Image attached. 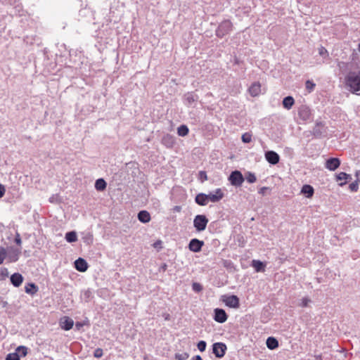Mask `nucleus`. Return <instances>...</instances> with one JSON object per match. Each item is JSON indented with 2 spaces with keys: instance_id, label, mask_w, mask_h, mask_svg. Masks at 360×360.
Masks as SVG:
<instances>
[{
  "instance_id": "nucleus-32",
  "label": "nucleus",
  "mask_w": 360,
  "mask_h": 360,
  "mask_svg": "<svg viewBox=\"0 0 360 360\" xmlns=\"http://www.w3.org/2000/svg\"><path fill=\"white\" fill-rule=\"evenodd\" d=\"M93 297L92 291L90 289L84 290L81 294V300L85 302H89Z\"/></svg>"
},
{
  "instance_id": "nucleus-44",
  "label": "nucleus",
  "mask_w": 360,
  "mask_h": 360,
  "mask_svg": "<svg viewBox=\"0 0 360 360\" xmlns=\"http://www.w3.org/2000/svg\"><path fill=\"white\" fill-rule=\"evenodd\" d=\"M103 355V352L101 348H97L94 352V356L95 358L99 359V358L102 357Z\"/></svg>"
},
{
  "instance_id": "nucleus-15",
  "label": "nucleus",
  "mask_w": 360,
  "mask_h": 360,
  "mask_svg": "<svg viewBox=\"0 0 360 360\" xmlns=\"http://www.w3.org/2000/svg\"><path fill=\"white\" fill-rule=\"evenodd\" d=\"M340 165V160L338 158H330L326 162V167L330 171H335Z\"/></svg>"
},
{
  "instance_id": "nucleus-48",
  "label": "nucleus",
  "mask_w": 360,
  "mask_h": 360,
  "mask_svg": "<svg viewBox=\"0 0 360 360\" xmlns=\"http://www.w3.org/2000/svg\"><path fill=\"white\" fill-rule=\"evenodd\" d=\"M200 178L203 180H207V174L205 172L200 171L199 173Z\"/></svg>"
},
{
  "instance_id": "nucleus-42",
  "label": "nucleus",
  "mask_w": 360,
  "mask_h": 360,
  "mask_svg": "<svg viewBox=\"0 0 360 360\" xmlns=\"http://www.w3.org/2000/svg\"><path fill=\"white\" fill-rule=\"evenodd\" d=\"M319 53L323 58H327L328 56V51L323 46H321L319 49Z\"/></svg>"
},
{
  "instance_id": "nucleus-30",
  "label": "nucleus",
  "mask_w": 360,
  "mask_h": 360,
  "mask_svg": "<svg viewBox=\"0 0 360 360\" xmlns=\"http://www.w3.org/2000/svg\"><path fill=\"white\" fill-rule=\"evenodd\" d=\"M94 186L98 191H103L107 187V183L103 178H100L96 181Z\"/></svg>"
},
{
  "instance_id": "nucleus-31",
  "label": "nucleus",
  "mask_w": 360,
  "mask_h": 360,
  "mask_svg": "<svg viewBox=\"0 0 360 360\" xmlns=\"http://www.w3.org/2000/svg\"><path fill=\"white\" fill-rule=\"evenodd\" d=\"M65 238L68 243L76 242L77 240V233L74 231H68L65 233Z\"/></svg>"
},
{
  "instance_id": "nucleus-26",
  "label": "nucleus",
  "mask_w": 360,
  "mask_h": 360,
  "mask_svg": "<svg viewBox=\"0 0 360 360\" xmlns=\"http://www.w3.org/2000/svg\"><path fill=\"white\" fill-rule=\"evenodd\" d=\"M268 349L273 350L278 347V341L274 337H269L266 342Z\"/></svg>"
},
{
  "instance_id": "nucleus-58",
  "label": "nucleus",
  "mask_w": 360,
  "mask_h": 360,
  "mask_svg": "<svg viewBox=\"0 0 360 360\" xmlns=\"http://www.w3.org/2000/svg\"><path fill=\"white\" fill-rule=\"evenodd\" d=\"M235 63H237V64L238 63V59L235 60Z\"/></svg>"
},
{
  "instance_id": "nucleus-47",
  "label": "nucleus",
  "mask_w": 360,
  "mask_h": 360,
  "mask_svg": "<svg viewBox=\"0 0 360 360\" xmlns=\"http://www.w3.org/2000/svg\"><path fill=\"white\" fill-rule=\"evenodd\" d=\"M315 86V84H314L312 82L307 80L306 82V88L309 89L310 91L314 89Z\"/></svg>"
},
{
  "instance_id": "nucleus-9",
  "label": "nucleus",
  "mask_w": 360,
  "mask_h": 360,
  "mask_svg": "<svg viewBox=\"0 0 360 360\" xmlns=\"http://www.w3.org/2000/svg\"><path fill=\"white\" fill-rule=\"evenodd\" d=\"M184 103L188 107H194L195 104L199 99V96L193 91L187 92L183 97Z\"/></svg>"
},
{
  "instance_id": "nucleus-11",
  "label": "nucleus",
  "mask_w": 360,
  "mask_h": 360,
  "mask_svg": "<svg viewBox=\"0 0 360 360\" xmlns=\"http://www.w3.org/2000/svg\"><path fill=\"white\" fill-rule=\"evenodd\" d=\"M214 320L219 323L226 322L228 319V315L224 309L216 308L214 310Z\"/></svg>"
},
{
  "instance_id": "nucleus-36",
  "label": "nucleus",
  "mask_w": 360,
  "mask_h": 360,
  "mask_svg": "<svg viewBox=\"0 0 360 360\" xmlns=\"http://www.w3.org/2000/svg\"><path fill=\"white\" fill-rule=\"evenodd\" d=\"M6 360H20V354L18 352L7 354Z\"/></svg>"
},
{
  "instance_id": "nucleus-55",
  "label": "nucleus",
  "mask_w": 360,
  "mask_h": 360,
  "mask_svg": "<svg viewBox=\"0 0 360 360\" xmlns=\"http://www.w3.org/2000/svg\"><path fill=\"white\" fill-rule=\"evenodd\" d=\"M267 188L266 187H262L260 188L259 193H261V194H263L264 193V191L266 190Z\"/></svg>"
},
{
  "instance_id": "nucleus-23",
  "label": "nucleus",
  "mask_w": 360,
  "mask_h": 360,
  "mask_svg": "<svg viewBox=\"0 0 360 360\" xmlns=\"http://www.w3.org/2000/svg\"><path fill=\"white\" fill-rule=\"evenodd\" d=\"M137 217L138 219L143 224L149 222L151 219L150 213L146 210L140 211L138 213Z\"/></svg>"
},
{
  "instance_id": "nucleus-34",
  "label": "nucleus",
  "mask_w": 360,
  "mask_h": 360,
  "mask_svg": "<svg viewBox=\"0 0 360 360\" xmlns=\"http://www.w3.org/2000/svg\"><path fill=\"white\" fill-rule=\"evenodd\" d=\"M245 179L250 184H253L257 181L255 174L251 172L245 173Z\"/></svg>"
},
{
  "instance_id": "nucleus-13",
  "label": "nucleus",
  "mask_w": 360,
  "mask_h": 360,
  "mask_svg": "<svg viewBox=\"0 0 360 360\" xmlns=\"http://www.w3.org/2000/svg\"><path fill=\"white\" fill-rule=\"evenodd\" d=\"M224 193L221 188H217L214 193H210L207 194L208 202H217L224 198Z\"/></svg>"
},
{
  "instance_id": "nucleus-6",
  "label": "nucleus",
  "mask_w": 360,
  "mask_h": 360,
  "mask_svg": "<svg viewBox=\"0 0 360 360\" xmlns=\"http://www.w3.org/2000/svg\"><path fill=\"white\" fill-rule=\"evenodd\" d=\"M297 115L303 122H311L312 120V112L310 108L306 105H302L298 108Z\"/></svg>"
},
{
  "instance_id": "nucleus-46",
  "label": "nucleus",
  "mask_w": 360,
  "mask_h": 360,
  "mask_svg": "<svg viewBox=\"0 0 360 360\" xmlns=\"http://www.w3.org/2000/svg\"><path fill=\"white\" fill-rule=\"evenodd\" d=\"M14 241H15V243L18 245H19V246H20V245H21V243H22L21 237H20V233H18V232H17V233H16V234H15V237Z\"/></svg>"
},
{
  "instance_id": "nucleus-45",
  "label": "nucleus",
  "mask_w": 360,
  "mask_h": 360,
  "mask_svg": "<svg viewBox=\"0 0 360 360\" xmlns=\"http://www.w3.org/2000/svg\"><path fill=\"white\" fill-rule=\"evenodd\" d=\"M0 276H1L3 278H6L8 276V271L7 268L2 267L0 269Z\"/></svg>"
},
{
  "instance_id": "nucleus-17",
  "label": "nucleus",
  "mask_w": 360,
  "mask_h": 360,
  "mask_svg": "<svg viewBox=\"0 0 360 360\" xmlns=\"http://www.w3.org/2000/svg\"><path fill=\"white\" fill-rule=\"evenodd\" d=\"M88 264L83 258H78L75 261V268L79 272H85L88 269Z\"/></svg>"
},
{
  "instance_id": "nucleus-2",
  "label": "nucleus",
  "mask_w": 360,
  "mask_h": 360,
  "mask_svg": "<svg viewBox=\"0 0 360 360\" xmlns=\"http://www.w3.org/2000/svg\"><path fill=\"white\" fill-rule=\"evenodd\" d=\"M328 127L326 122L316 120L315 121L314 127L312 129L311 134L316 139H321L326 136Z\"/></svg>"
},
{
  "instance_id": "nucleus-4",
  "label": "nucleus",
  "mask_w": 360,
  "mask_h": 360,
  "mask_svg": "<svg viewBox=\"0 0 360 360\" xmlns=\"http://www.w3.org/2000/svg\"><path fill=\"white\" fill-rule=\"evenodd\" d=\"M208 219L204 214H198L193 219V226L198 232H202L205 230L208 224Z\"/></svg>"
},
{
  "instance_id": "nucleus-29",
  "label": "nucleus",
  "mask_w": 360,
  "mask_h": 360,
  "mask_svg": "<svg viewBox=\"0 0 360 360\" xmlns=\"http://www.w3.org/2000/svg\"><path fill=\"white\" fill-rule=\"evenodd\" d=\"M312 303V300L309 297H304L302 299H300L297 306L302 308H307L310 307V304Z\"/></svg>"
},
{
  "instance_id": "nucleus-27",
  "label": "nucleus",
  "mask_w": 360,
  "mask_h": 360,
  "mask_svg": "<svg viewBox=\"0 0 360 360\" xmlns=\"http://www.w3.org/2000/svg\"><path fill=\"white\" fill-rule=\"evenodd\" d=\"M282 104L284 108L290 110L295 104V100L292 96H288L283 98Z\"/></svg>"
},
{
  "instance_id": "nucleus-59",
  "label": "nucleus",
  "mask_w": 360,
  "mask_h": 360,
  "mask_svg": "<svg viewBox=\"0 0 360 360\" xmlns=\"http://www.w3.org/2000/svg\"><path fill=\"white\" fill-rule=\"evenodd\" d=\"M359 51H360V44H359Z\"/></svg>"
},
{
  "instance_id": "nucleus-43",
  "label": "nucleus",
  "mask_w": 360,
  "mask_h": 360,
  "mask_svg": "<svg viewBox=\"0 0 360 360\" xmlns=\"http://www.w3.org/2000/svg\"><path fill=\"white\" fill-rule=\"evenodd\" d=\"M349 188L352 192H356L359 189L357 181H355L351 183L349 186Z\"/></svg>"
},
{
  "instance_id": "nucleus-7",
  "label": "nucleus",
  "mask_w": 360,
  "mask_h": 360,
  "mask_svg": "<svg viewBox=\"0 0 360 360\" xmlns=\"http://www.w3.org/2000/svg\"><path fill=\"white\" fill-rule=\"evenodd\" d=\"M6 258L8 262L13 263L18 260L21 254V248L10 246L6 248Z\"/></svg>"
},
{
  "instance_id": "nucleus-54",
  "label": "nucleus",
  "mask_w": 360,
  "mask_h": 360,
  "mask_svg": "<svg viewBox=\"0 0 360 360\" xmlns=\"http://www.w3.org/2000/svg\"><path fill=\"white\" fill-rule=\"evenodd\" d=\"M181 206H178V205H176V206H175V207H174V211H176V212H180V211H181Z\"/></svg>"
},
{
  "instance_id": "nucleus-3",
  "label": "nucleus",
  "mask_w": 360,
  "mask_h": 360,
  "mask_svg": "<svg viewBox=\"0 0 360 360\" xmlns=\"http://www.w3.org/2000/svg\"><path fill=\"white\" fill-rule=\"evenodd\" d=\"M233 25L231 22L229 20H225L222 21L218 26L217 29L216 30V35L219 37L222 38L225 35L230 33V32L232 30Z\"/></svg>"
},
{
  "instance_id": "nucleus-49",
  "label": "nucleus",
  "mask_w": 360,
  "mask_h": 360,
  "mask_svg": "<svg viewBox=\"0 0 360 360\" xmlns=\"http://www.w3.org/2000/svg\"><path fill=\"white\" fill-rule=\"evenodd\" d=\"M6 190L2 184H0V198H2L5 194Z\"/></svg>"
},
{
  "instance_id": "nucleus-41",
  "label": "nucleus",
  "mask_w": 360,
  "mask_h": 360,
  "mask_svg": "<svg viewBox=\"0 0 360 360\" xmlns=\"http://www.w3.org/2000/svg\"><path fill=\"white\" fill-rule=\"evenodd\" d=\"M175 358L177 360H186L188 358V354L186 352L181 354H176Z\"/></svg>"
},
{
  "instance_id": "nucleus-25",
  "label": "nucleus",
  "mask_w": 360,
  "mask_h": 360,
  "mask_svg": "<svg viewBox=\"0 0 360 360\" xmlns=\"http://www.w3.org/2000/svg\"><path fill=\"white\" fill-rule=\"evenodd\" d=\"M252 266L257 272H263L265 270L266 264L260 260L253 259Z\"/></svg>"
},
{
  "instance_id": "nucleus-35",
  "label": "nucleus",
  "mask_w": 360,
  "mask_h": 360,
  "mask_svg": "<svg viewBox=\"0 0 360 360\" xmlns=\"http://www.w3.org/2000/svg\"><path fill=\"white\" fill-rule=\"evenodd\" d=\"M15 352H18L20 356H25L27 354V347L22 345L18 346L15 349Z\"/></svg>"
},
{
  "instance_id": "nucleus-24",
  "label": "nucleus",
  "mask_w": 360,
  "mask_h": 360,
  "mask_svg": "<svg viewBox=\"0 0 360 360\" xmlns=\"http://www.w3.org/2000/svg\"><path fill=\"white\" fill-rule=\"evenodd\" d=\"M39 290V287L34 283H28L25 286V291L26 293L34 295Z\"/></svg>"
},
{
  "instance_id": "nucleus-5",
  "label": "nucleus",
  "mask_w": 360,
  "mask_h": 360,
  "mask_svg": "<svg viewBox=\"0 0 360 360\" xmlns=\"http://www.w3.org/2000/svg\"><path fill=\"white\" fill-rule=\"evenodd\" d=\"M230 184L235 187H240L242 186L245 178L242 173L238 170L231 172L228 177Z\"/></svg>"
},
{
  "instance_id": "nucleus-14",
  "label": "nucleus",
  "mask_w": 360,
  "mask_h": 360,
  "mask_svg": "<svg viewBox=\"0 0 360 360\" xmlns=\"http://www.w3.org/2000/svg\"><path fill=\"white\" fill-rule=\"evenodd\" d=\"M265 158L271 165H276L280 160L279 155L274 150H268L265 153Z\"/></svg>"
},
{
  "instance_id": "nucleus-51",
  "label": "nucleus",
  "mask_w": 360,
  "mask_h": 360,
  "mask_svg": "<svg viewBox=\"0 0 360 360\" xmlns=\"http://www.w3.org/2000/svg\"><path fill=\"white\" fill-rule=\"evenodd\" d=\"M84 326V323L82 322H76L75 327L77 330H80V328Z\"/></svg>"
},
{
  "instance_id": "nucleus-52",
  "label": "nucleus",
  "mask_w": 360,
  "mask_h": 360,
  "mask_svg": "<svg viewBox=\"0 0 360 360\" xmlns=\"http://www.w3.org/2000/svg\"><path fill=\"white\" fill-rule=\"evenodd\" d=\"M355 176L356 177L357 182L360 183V170H357L355 172Z\"/></svg>"
},
{
  "instance_id": "nucleus-40",
  "label": "nucleus",
  "mask_w": 360,
  "mask_h": 360,
  "mask_svg": "<svg viewBox=\"0 0 360 360\" xmlns=\"http://www.w3.org/2000/svg\"><path fill=\"white\" fill-rule=\"evenodd\" d=\"M192 289L193 291H195L196 292H199L202 290V286L200 283L195 282V283H193V284H192Z\"/></svg>"
},
{
  "instance_id": "nucleus-8",
  "label": "nucleus",
  "mask_w": 360,
  "mask_h": 360,
  "mask_svg": "<svg viewBox=\"0 0 360 360\" xmlns=\"http://www.w3.org/2000/svg\"><path fill=\"white\" fill-rule=\"evenodd\" d=\"M227 349L226 344L223 342H215L212 345V353L217 358H222Z\"/></svg>"
},
{
  "instance_id": "nucleus-12",
  "label": "nucleus",
  "mask_w": 360,
  "mask_h": 360,
  "mask_svg": "<svg viewBox=\"0 0 360 360\" xmlns=\"http://www.w3.org/2000/svg\"><path fill=\"white\" fill-rule=\"evenodd\" d=\"M204 242L198 238H193L188 243V249L193 252H199L201 251Z\"/></svg>"
},
{
  "instance_id": "nucleus-10",
  "label": "nucleus",
  "mask_w": 360,
  "mask_h": 360,
  "mask_svg": "<svg viewBox=\"0 0 360 360\" xmlns=\"http://www.w3.org/2000/svg\"><path fill=\"white\" fill-rule=\"evenodd\" d=\"M223 302L227 307L231 308L238 309L240 307L239 298L234 295L225 296Z\"/></svg>"
},
{
  "instance_id": "nucleus-57",
  "label": "nucleus",
  "mask_w": 360,
  "mask_h": 360,
  "mask_svg": "<svg viewBox=\"0 0 360 360\" xmlns=\"http://www.w3.org/2000/svg\"><path fill=\"white\" fill-rule=\"evenodd\" d=\"M7 304V302H3V307H6Z\"/></svg>"
},
{
  "instance_id": "nucleus-37",
  "label": "nucleus",
  "mask_w": 360,
  "mask_h": 360,
  "mask_svg": "<svg viewBox=\"0 0 360 360\" xmlns=\"http://www.w3.org/2000/svg\"><path fill=\"white\" fill-rule=\"evenodd\" d=\"M6 249L4 247H0V264H1L5 258L6 257Z\"/></svg>"
},
{
  "instance_id": "nucleus-33",
  "label": "nucleus",
  "mask_w": 360,
  "mask_h": 360,
  "mask_svg": "<svg viewBox=\"0 0 360 360\" xmlns=\"http://www.w3.org/2000/svg\"><path fill=\"white\" fill-rule=\"evenodd\" d=\"M189 132L188 127L185 124H181L177 128V134L180 136H185Z\"/></svg>"
},
{
  "instance_id": "nucleus-56",
  "label": "nucleus",
  "mask_w": 360,
  "mask_h": 360,
  "mask_svg": "<svg viewBox=\"0 0 360 360\" xmlns=\"http://www.w3.org/2000/svg\"><path fill=\"white\" fill-rule=\"evenodd\" d=\"M316 360H322V356L321 354L315 356Z\"/></svg>"
},
{
  "instance_id": "nucleus-28",
  "label": "nucleus",
  "mask_w": 360,
  "mask_h": 360,
  "mask_svg": "<svg viewBox=\"0 0 360 360\" xmlns=\"http://www.w3.org/2000/svg\"><path fill=\"white\" fill-rule=\"evenodd\" d=\"M336 179H337V181L345 180V182H341L339 184V186H343L344 185L346 184L347 181H349L352 179V176L350 174H348L345 172H340L338 174H337Z\"/></svg>"
},
{
  "instance_id": "nucleus-16",
  "label": "nucleus",
  "mask_w": 360,
  "mask_h": 360,
  "mask_svg": "<svg viewBox=\"0 0 360 360\" xmlns=\"http://www.w3.org/2000/svg\"><path fill=\"white\" fill-rule=\"evenodd\" d=\"M74 326L73 320L68 316H63L60 320V326L65 330H70Z\"/></svg>"
},
{
  "instance_id": "nucleus-38",
  "label": "nucleus",
  "mask_w": 360,
  "mask_h": 360,
  "mask_svg": "<svg viewBox=\"0 0 360 360\" xmlns=\"http://www.w3.org/2000/svg\"><path fill=\"white\" fill-rule=\"evenodd\" d=\"M197 347L199 351L202 352L206 349L207 343L204 340H200L198 342Z\"/></svg>"
},
{
  "instance_id": "nucleus-53",
  "label": "nucleus",
  "mask_w": 360,
  "mask_h": 360,
  "mask_svg": "<svg viewBox=\"0 0 360 360\" xmlns=\"http://www.w3.org/2000/svg\"><path fill=\"white\" fill-rule=\"evenodd\" d=\"M192 360H202V359L200 355H196L192 358Z\"/></svg>"
},
{
  "instance_id": "nucleus-1",
  "label": "nucleus",
  "mask_w": 360,
  "mask_h": 360,
  "mask_svg": "<svg viewBox=\"0 0 360 360\" xmlns=\"http://www.w3.org/2000/svg\"><path fill=\"white\" fill-rule=\"evenodd\" d=\"M345 83L350 92L360 95V71H350L345 77Z\"/></svg>"
},
{
  "instance_id": "nucleus-22",
  "label": "nucleus",
  "mask_w": 360,
  "mask_h": 360,
  "mask_svg": "<svg viewBox=\"0 0 360 360\" xmlns=\"http://www.w3.org/2000/svg\"><path fill=\"white\" fill-rule=\"evenodd\" d=\"M162 143L167 148H172L175 143V139L173 136L167 134L162 139Z\"/></svg>"
},
{
  "instance_id": "nucleus-19",
  "label": "nucleus",
  "mask_w": 360,
  "mask_h": 360,
  "mask_svg": "<svg viewBox=\"0 0 360 360\" xmlns=\"http://www.w3.org/2000/svg\"><path fill=\"white\" fill-rule=\"evenodd\" d=\"M10 280L12 285L14 287L18 288L22 284L23 281V277L19 273H14L11 276Z\"/></svg>"
},
{
  "instance_id": "nucleus-39",
  "label": "nucleus",
  "mask_w": 360,
  "mask_h": 360,
  "mask_svg": "<svg viewBox=\"0 0 360 360\" xmlns=\"http://www.w3.org/2000/svg\"><path fill=\"white\" fill-rule=\"evenodd\" d=\"M242 141L243 143H250L252 140V135L249 133H245L242 135Z\"/></svg>"
},
{
  "instance_id": "nucleus-50",
  "label": "nucleus",
  "mask_w": 360,
  "mask_h": 360,
  "mask_svg": "<svg viewBox=\"0 0 360 360\" xmlns=\"http://www.w3.org/2000/svg\"><path fill=\"white\" fill-rule=\"evenodd\" d=\"M167 264L164 263V264H162L160 266V268H159V271H160L165 272V271L167 270Z\"/></svg>"
},
{
  "instance_id": "nucleus-21",
  "label": "nucleus",
  "mask_w": 360,
  "mask_h": 360,
  "mask_svg": "<svg viewBox=\"0 0 360 360\" xmlns=\"http://www.w3.org/2000/svg\"><path fill=\"white\" fill-rule=\"evenodd\" d=\"M301 193L305 195L307 198H311L314 193V188L309 184H304L301 189Z\"/></svg>"
},
{
  "instance_id": "nucleus-20",
  "label": "nucleus",
  "mask_w": 360,
  "mask_h": 360,
  "mask_svg": "<svg viewBox=\"0 0 360 360\" xmlns=\"http://www.w3.org/2000/svg\"><path fill=\"white\" fill-rule=\"evenodd\" d=\"M195 202L200 206H205L208 203L207 194L200 193L196 195Z\"/></svg>"
},
{
  "instance_id": "nucleus-18",
  "label": "nucleus",
  "mask_w": 360,
  "mask_h": 360,
  "mask_svg": "<svg viewBox=\"0 0 360 360\" xmlns=\"http://www.w3.org/2000/svg\"><path fill=\"white\" fill-rule=\"evenodd\" d=\"M261 84L259 82H255L249 87L248 91L252 97H256L261 94Z\"/></svg>"
}]
</instances>
